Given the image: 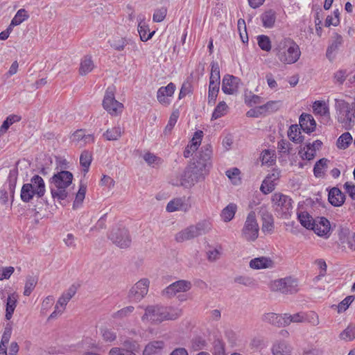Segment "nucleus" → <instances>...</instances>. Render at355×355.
<instances>
[{
    "mask_svg": "<svg viewBox=\"0 0 355 355\" xmlns=\"http://www.w3.org/2000/svg\"><path fill=\"white\" fill-rule=\"evenodd\" d=\"M191 283L187 280H178L170 284L163 291V295L171 297L178 293L187 292L191 288Z\"/></svg>",
    "mask_w": 355,
    "mask_h": 355,
    "instance_id": "f8f14e48",
    "label": "nucleus"
},
{
    "mask_svg": "<svg viewBox=\"0 0 355 355\" xmlns=\"http://www.w3.org/2000/svg\"><path fill=\"white\" fill-rule=\"evenodd\" d=\"M288 136L291 140L296 144H301L304 141V137L301 135L298 125H291L288 131Z\"/></svg>",
    "mask_w": 355,
    "mask_h": 355,
    "instance_id": "c756f323",
    "label": "nucleus"
},
{
    "mask_svg": "<svg viewBox=\"0 0 355 355\" xmlns=\"http://www.w3.org/2000/svg\"><path fill=\"white\" fill-rule=\"evenodd\" d=\"M276 183L265 178L261 185L260 190L264 194L271 193L275 188Z\"/></svg>",
    "mask_w": 355,
    "mask_h": 355,
    "instance_id": "4d7b16f0",
    "label": "nucleus"
},
{
    "mask_svg": "<svg viewBox=\"0 0 355 355\" xmlns=\"http://www.w3.org/2000/svg\"><path fill=\"white\" fill-rule=\"evenodd\" d=\"M73 178V174L68 171H61L53 175L50 180V189L54 200L61 201L67 198L66 189L72 183Z\"/></svg>",
    "mask_w": 355,
    "mask_h": 355,
    "instance_id": "20e7f679",
    "label": "nucleus"
},
{
    "mask_svg": "<svg viewBox=\"0 0 355 355\" xmlns=\"http://www.w3.org/2000/svg\"><path fill=\"white\" fill-rule=\"evenodd\" d=\"M236 210V205L234 203H230L222 210L220 217L223 221L230 222L234 218Z\"/></svg>",
    "mask_w": 355,
    "mask_h": 355,
    "instance_id": "c85d7f7f",
    "label": "nucleus"
},
{
    "mask_svg": "<svg viewBox=\"0 0 355 355\" xmlns=\"http://www.w3.org/2000/svg\"><path fill=\"white\" fill-rule=\"evenodd\" d=\"M341 340L345 341H352L355 338V325L349 324L344 329L339 336Z\"/></svg>",
    "mask_w": 355,
    "mask_h": 355,
    "instance_id": "a19ab883",
    "label": "nucleus"
},
{
    "mask_svg": "<svg viewBox=\"0 0 355 355\" xmlns=\"http://www.w3.org/2000/svg\"><path fill=\"white\" fill-rule=\"evenodd\" d=\"M313 110L315 114L320 116H329V110L327 105L322 101H315L313 104Z\"/></svg>",
    "mask_w": 355,
    "mask_h": 355,
    "instance_id": "79ce46f5",
    "label": "nucleus"
},
{
    "mask_svg": "<svg viewBox=\"0 0 355 355\" xmlns=\"http://www.w3.org/2000/svg\"><path fill=\"white\" fill-rule=\"evenodd\" d=\"M102 336L105 342H113L116 339V334L112 329H104L101 330Z\"/></svg>",
    "mask_w": 355,
    "mask_h": 355,
    "instance_id": "69168bd1",
    "label": "nucleus"
},
{
    "mask_svg": "<svg viewBox=\"0 0 355 355\" xmlns=\"http://www.w3.org/2000/svg\"><path fill=\"white\" fill-rule=\"evenodd\" d=\"M284 315L286 326L290 324L291 322H303L306 320L304 315L302 313H295L294 315L285 313Z\"/></svg>",
    "mask_w": 355,
    "mask_h": 355,
    "instance_id": "603ef678",
    "label": "nucleus"
},
{
    "mask_svg": "<svg viewBox=\"0 0 355 355\" xmlns=\"http://www.w3.org/2000/svg\"><path fill=\"white\" fill-rule=\"evenodd\" d=\"M263 222L262 225V230L263 232L272 231L273 229V218L272 215L267 214L263 218Z\"/></svg>",
    "mask_w": 355,
    "mask_h": 355,
    "instance_id": "0e129e2a",
    "label": "nucleus"
},
{
    "mask_svg": "<svg viewBox=\"0 0 355 355\" xmlns=\"http://www.w3.org/2000/svg\"><path fill=\"white\" fill-rule=\"evenodd\" d=\"M29 17L25 9H19L11 20V26H18Z\"/></svg>",
    "mask_w": 355,
    "mask_h": 355,
    "instance_id": "37998d69",
    "label": "nucleus"
},
{
    "mask_svg": "<svg viewBox=\"0 0 355 355\" xmlns=\"http://www.w3.org/2000/svg\"><path fill=\"white\" fill-rule=\"evenodd\" d=\"M179 114L180 113L179 111L178 110L173 112V113L171 114L168 123L166 125L165 129L164 130L165 135L171 133L175 123L178 121Z\"/></svg>",
    "mask_w": 355,
    "mask_h": 355,
    "instance_id": "8fccbe9b",
    "label": "nucleus"
},
{
    "mask_svg": "<svg viewBox=\"0 0 355 355\" xmlns=\"http://www.w3.org/2000/svg\"><path fill=\"white\" fill-rule=\"evenodd\" d=\"M299 122L301 129L306 133L310 134L316 128V122L310 114L302 113L299 118Z\"/></svg>",
    "mask_w": 355,
    "mask_h": 355,
    "instance_id": "f3484780",
    "label": "nucleus"
},
{
    "mask_svg": "<svg viewBox=\"0 0 355 355\" xmlns=\"http://www.w3.org/2000/svg\"><path fill=\"white\" fill-rule=\"evenodd\" d=\"M211 155V144H207L202 146L196 154V160L186 167L180 179L172 184L175 186L191 188L197 182L204 180L212 166Z\"/></svg>",
    "mask_w": 355,
    "mask_h": 355,
    "instance_id": "f257e3e1",
    "label": "nucleus"
},
{
    "mask_svg": "<svg viewBox=\"0 0 355 355\" xmlns=\"http://www.w3.org/2000/svg\"><path fill=\"white\" fill-rule=\"evenodd\" d=\"M94 67L91 56H85L80 62V74L82 76L87 74L92 71Z\"/></svg>",
    "mask_w": 355,
    "mask_h": 355,
    "instance_id": "c9c22d12",
    "label": "nucleus"
},
{
    "mask_svg": "<svg viewBox=\"0 0 355 355\" xmlns=\"http://www.w3.org/2000/svg\"><path fill=\"white\" fill-rule=\"evenodd\" d=\"M197 237L208 234L212 229V224L209 220H202L193 225Z\"/></svg>",
    "mask_w": 355,
    "mask_h": 355,
    "instance_id": "5701e85b",
    "label": "nucleus"
},
{
    "mask_svg": "<svg viewBox=\"0 0 355 355\" xmlns=\"http://www.w3.org/2000/svg\"><path fill=\"white\" fill-rule=\"evenodd\" d=\"M262 320L277 327L286 326L284 315H282L275 313H267L263 315Z\"/></svg>",
    "mask_w": 355,
    "mask_h": 355,
    "instance_id": "a211bd4d",
    "label": "nucleus"
},
{
    "mask_svg": "<svg viewBox=\"0 0 355 355\" xmlns=\"http://www.w3.org/2000/svg\"><path fill=\"white\" fill-rule=\"evenodd\" d=\"M345 196L337 187L330 189L328 194L329 202L335 207L341 206L345 202Z\"/></svg>",
    "mask_w": 355,
    "mask_h": 355,
    "instance_id": "412c9836",
    "label": "nucleus"
},
{
    "mask_svg": "<svg viewBox=\"0 0 355 355\" xmlns=\"http://www.w3.org/2000/svg\"><path fill=\"white\" fill-rule=\"evenodd\" d=\"M259 227L256 214L253 211H251L247 216L241 230V236L247 241H254L259 236Z\"/></svg>",
    "mask_w": 355,
    "mask_h": 355,
    "instance_id": "423d86ee",
    "label": "nucleus"
},
{
    "mask_svg": "<svg viewBox=\"0 0 355 355\" xmlns=\"http://www.w3.org/2000/svg\"><path fill=\"white\" fill-rule=\"evenodd\" d=\"M123 132V129L119 125L115 126L107 129L103 136L107 141H116L121 137Z\"/></svg>",
    "mask_w": 355,
    "mask_h": 355,
    "instance_id": "7c9ffc66",
    "label": "nucleus"
},
{
    "mask_svg": "<svg viewBox=\"0 0 355 355\" xmlns=\"http://www.w3.org/2000/svg\"><path fill=\"white\" fill-rule=\"evenodd\" d=\"M134 310L135 307L133 306H128L114 313L112 317L114 318L123 319L129 316L133 312Z\"/></svg>",
    "mask_w": 355,
    "mask_h": 355,
    "instance_id": "864d4df0",
    "label": "nucleus"
},
{
    "mask_svg": "<svg viewBox=\"0 0 355 355\" xmlns=\"http://www.w3.org/2000/svg\"><path fill=\"white\" fill-rule=\"evenodd\" d=\"M220 85H209L208 90V105H214L217 99V96L219 92Z\"/></svg>",
    "mask_w": 355,
    "mask_h": 355,
    "instance_id": "4c0bfd02",
    "label": "nucleus"
},
{
    "mask_svg": "<svg viewBox=\"0 0 355 355\" xmlns=\"http://www.w3.org/2000/svg\"><path fill=\"white\" fill-rule=\"evenodd\" d=\"M352 141V137L349 132L342 134L337 140V146L340 149H346Z\"/></svg>",
    "mask_w": 355,
    "mask_h": 355,
    "instance_id": "ea45409f",
    "label": "nucleus"
},
{
    "mask_svg": "<svg viewBox=\"0 0 355 355\" xmlns=\"http://www.w3.org/2000/svg\"><path fill=\"white\" fill-rule=\"evenodd\" d=\"M272 288L284 294H293L298 291V282L295 278L286 277L274 281Z\"/></svg>",
    "mask_w": 355,
    "mask_h": 355,
    "instance_id": "9d476101",
    "label": "nucleus"
},
{
    "mask_svg": "<svg viewBox=\"0 0 355 355\" xmlns=\"http://www.w3.org/2000/svg\"><path fill=\"white\" fill-rule=\"evenodd\" d=\"M12 334V328L11 327L7 325L5 327L4 332L1 337V340L0 343V347L7 348L6 345L9 343L10 338Z\"/></svg>",
    "mask_w": 355,
    "mask_h": 355,
    "instance_id": "052dcab7",
    "label": "nucleus"
},
{
    "mask_svg": "<svg viewBox=\"0 0 355 355\" xmlns=\"http://www.w3.org/2000/svg\"><path fill=\"white\" fill-rule=\"evenodd\" d=\"M164 347L162 340H154L150 342L144 348L143 355H153L159 353Z\"/></svg>",
    "mask_w": 355,
    "mask_h": 355,
    "instance_id": "393cba45",
    "label": "nucleus"
},
{
    "mask_svg": "<svg viewBox=\"0 0 355 355\" xmlns=\"http://www.w3.org/2000/svg\"><path fill=\"white\" fill-rule=\"evenodd\" d=\"M138 32L139 33L140 39L143 42H146L151 39L155 33V31L150 32L148 26L141 22L138 25Z\"/></svg>",
    "mask_w": 355,
    "mask_h": 355,
    "instance_id": "e433bc0d",
    "label": "nucleus"
},
{
    "mask_svg": "<svg viewBox=\"0 0 355 355\" xmlns=\"http://www.w3.org/2000/svg\"><path fill=\"white\" fill-rule=\"evenodd\" d=\"M257 43L260 49L265 51L271 50V42L268 36L261 35L257 37Z\"/></svg>",
    "mask_w": 355,
    "mask_h": 355,
    "instance_id": "de8ad7c7",
    "label": "nucleus"
},
{
    "mask_svg": "<svg viewBox=\"0 0 355 355\" xmlns=\"http://www.w3.org/2000/svg\"><path fill=\"white\" fill-rule=\"evenodd\" d=\"M273 355H291V347L285 342H279L272 347Z\"/></svg>",
    "mask_w": 355,
    "mask_h": 355,
    "instance_id": "72a5a7b5",
    "label": "nucleus"
},
{
    "mask_svg": "<svg viewBox=\"0 0 355 355\" xmlns=\"http://www.w3.org/2000/svg\"><path fill=\"white\" fill-rule=\"evenodd\" d=\"M227 109V105L225 101H220L215 107L212 115L211 120H216L225 114V112Z\"/></svg>",
    "mask_w": 355,
    "mask_h": 355,
    "instance_id": "a18cd8bd",
    "label": "nucleus"
},
{
    "mask_svg": "<svg viewBox=\"0 0 355 355\" xmlns=\"http://www.w3.org/2000/svg\"><path fill=\"white\" fill-rule=\"evenodd\" d=\"M329 161L326 158H322L316 162L314 168L313 173L315 177H321L323 174V169L327 167V164Z\"/></svg>",
    "mask_w": 355,
    "mask_h": 355,
    "instance_id": "49530a36",
    "label": "nucleus"
},
{
    "mask_svg": "<svg viewBox=\"0 0 355 355\" xmlns=\"http://www.w3.org/2000/svg\"><path fill=\"white\" fill-rule=\"evenodd\" d=\"M103 107L111 115L117 116L122 112L123 105L115 99L112 89L108 87L104 96Z\"/></svg>",
    "mask_w": 355,
    "mask_h": 355,
    "instance_id": "1a4fd4ad",
    "label": "nucleus"
},
{
    "mask_svg": "<svg viewBox=\"0 0 355 355\" xmlns=\"http://www.w3.org/2000/svg\"><path fill=\"white\" fill-rule=\"evenodd\" d=\"M37 280L33 277H29L26 279V282L24 287V295L25 296H29L37 284Z\"/></svg>",
    "mask_w": 355,
    "mask_h": 355,
    "instance_id": "6e6d98bb",
    "label": "nucleus"
},
{
    "mask_svg": "<svg viewBox=\"0 0 355 355\" xmlns=\"http://www.w3.org/2000/svg\"><path fill=\"white\" fill-rule=\"evenodd\" d=\"M109 355H137L135 352H133L130 349H125L122 347H112L110 352Z\"/></svg>",
    "mask_w": 355,
    "mask_h": 355,
    "instance_id": "680f3d73",
    "label": "nucleus"
},
{
    "mask_svg": "<svg viewBox=\"0 0 355 355\" xmlns=\"http://www.w3.org/2000/svg\"><path fill=\"white\" fill-rule=\"evenodd\" d=\"M77 291V286L75 284H72L67 291L62 293L58 300V304L61 307L65 309L66 305L70 301V300L75 295Z\"/></svg>",
    "mask_w": 355,
    "mask_h": 355,
    "instance_id": "a878e982",
    "label": "nucleus"
},
{
    "mask_svg": "<svg viewBox=\"0 0 355 355\" xmlns=\"http://www.w3.org/2000/svg\"><path fill=\"white\" fill-rule=\"evenodd\" d=\"M34 196H36V193L33 190L31 184H28L27 183L24 184L20 193L21 200L24 202H29L33 198Z\"/></svg>",
    "mask_w": 355,
    "mask_h": 355,
    "instance_id": "2f4dec72",
    "label": "nucleus"
},
{
    "mask_svg": "<svg viewBox=\"0 0 355 355\" xmlns=\"http://www.w3.org/2000/svg\"><path fill=\"white\" fill-rule=\"evenodd\" d=\"M234 282L245 286H254V280L252 277L248 276H237L234 278Z\"/></svg>",
    "mask_w": 355,
    "mask_h": 355,
    "instance_id": "13d9d810",
    "label": "nucleus"
},
{
    "mask_svg": "<svg viewBox=\"0 0 355 355\" xmlns=\"http://www.w3.org/2000/svg\"><path fill=\"white\" fill-rule=\"evenodd\" d=\"M181 315L182 310L179 308L152 305L146 308L141 320L150 321L152 323H160L164 320H175Z\"/></svg>",
    "mask_w": 355,
    "mask_h": 355,
    "instance_id": "f03ea898",
    "label": "nucleus"
},
{
    "mask_svg": "<svg viewBox=\"0 0 355 355\" xmlns=\"http://www.w3.org/2000/svg\"><path fill=\"white\" fill-rule=\"evenodd\" d=\"M92 160L91 153L84 150L80 156V164L83 167L84 173H87Z\"/></svg>",
    "mask_w": 355,
    "mask_h": 355,
    "instance_id": "58836bf2",
    "label": "nucleus"
},
{
    "mask_svg": "<svg viewBox=\"0 0 355 355\" xmlns=\"http://www.w3.org/2000/svg\"><path fill=\"white\" fill-rule=\"evenodd\" d=\"M343 37L340 35L336 33L331 44L328 46L326 56L329 60L334 58V53L338 49V47L343 44Z\"/></svg>",
    "mask_w": 355,
    "mask_h": 355,
    "instance_id": "b1692460",
    "label": "nucleus"
},
{
    "mask_svg": "<svg viewBox=\"0 0 355 355\" xmlns=\"http://www.w3.org/2000/svg\"><path fill=\"white\" fill-rule=\"evenodd\" d=\"M108 238L114 244L121 248H128L132 242L129 231L124 227H114L110 231Z\"/></svg>",
    "mask_w": 355,
    "mask_h": 355,
    "instance_id": "0eeeda50",
    "label": "nucleus"
},
{
    "mask_svg": "<svg viewBox=\"0 0 355 355\" xmlns=\"http://www.w3.org/2000/svg\"><path fill=\"white\" fill-rule=\"evenodd\" d=\"M27 184H31L37 198H42L44 196L46 192L45 183L44 180L40 175H33L31 179V182Z\"/></svg>",
    "mask_w": 355,
    "mask_h": 355,
    "instance_id": "aec40b11",
    "label": "nucleus"
},
{
    "mask_svg": "<svg viewBox=\"0 0 355 355\" xmlns=\"http://www.w3.org/2000/svg\"><path fill=\"white\" fill-rule=\"evenodd\" d=\"M148 279H142L139 280L130 290L128 297L132 301H140L148 293Z\"/></svg>",
    "mask_w": 355,
    "mask_h": 355,
    "instance_id": "9b49d317",
    "label": "nucleus"
},
{
    "mask_svg": "<svg viewBox=\"0 0 355 355\" xmlns=\"http://www.w3.org/2000/svg\"><path fill=\"white\" fill-rule=\"evenodd\" d=\"M274 266L273 261L266 257L254 258L250 261V267L253 269L272 268Z\"/></svg>",
    "mask_w": 355,
    "mask_h": 355,
    "instance_id": "6ab92c4d",
    "label": "nucleus"
},
{
    "mask_svg": "<svg viewBox=\"0 0 355 355\" xmlns=\"http://www.w3.org/2000/svg\"><path fill=\"white\" fill-rule=\"evenodd\" d=\"M17 295L15 293H12L8 295L6 300V318L10 320L15 309L17 306Z\"/></svg>",
    "mask_w": 355,
    "mask_h": 355,
    "instance_id": "bb28decb",
    "label": "nucleus"
},
{
    "mask_svg": "<svg viewBox=\"0 0 355 355\" xmlns=\"http://www.w3.org/2000/svg\"><path fill=\"white\" fill-rule=\"evenodd\" d=\"M175 90V85L173 83H168L166 87H161L157 92L158 101L164 105L170 104L169 97H171Z\"/></svg>",
    "mask_w": 355,
    "mask_h": 355,
    "instance_id": "dca6fc26",
    "label": "nucleus"
},
{
    "mask_svg": "<svg viewBox=\"0 0 355 355\" xmlns=\"http://www.w3.org/2000/svg\"><path fill=\"white\" fill-rule=\"evenodd\" d=\"M336 108L339 114L338 121L345 123L346 128L352 125L355 120V112H352L350 104L343 100L336 101Z\"/></svg>",
    "mask_w": 355,
    "mask_h": 355,
    "instance_id": "6e6552de",
    "label": "nucleus"
},
{
    "mask_svg": "<svg viewBox=\"0 0 355 355\" xmlns=\"http://www.w3.org/2000/svg\"><path fill=\"white\" fill-rule=\"evenodd\" d=\"M261 20L263 27L267 28H270L273 27L276 20V15L275 11L269 10L265 12L261 15Z\"/></svg>",
    "mask_w": 355,
    "mask_h": 355,
    "instance_id": "473e14b6",
    "label": "nucleus"
},
{
    "mask_svg": "<svg viewBox=\"0 0 355 355\" xmlns=\"http://www.w3.org/2000/svg\"><path fill=\"white\" fill-rule=\"evenodd\" d=\"M275 211L282 218H288L293 212V200L290 196L275 193L272 196Z\"/></svg>",
    "mask_w": 355,
    "mask_h": 355,
    "instance_id": "39448f33",
    "label": "nucleus"
},
{
    "mask_svg": "<svg viewBox=\"0 0 355 355\" xmlns=\"http://www.w3.org/2000/svg\"><path fill=\"white\" fill-rule=\"evenodd\" d=\"M144 159L148 163L150 166H154V164H159L161 163V158L157 157L154 154L151 153H146L144 155Z\"/></svg>",
    "mask_w": 355,
    "mask_h": 355,
    "instance_id": "338daca9",
    "label": "nucleus"
},
{
    "mask_svg": "<svg viewBox=\"0 0 355 355\" xmlns=\"http://www.w3.org/2000/svg\"><path fill=\"white\" fill-rule=\"evenodd\" d=\"M167 13V10L166 8L162 7L159 9H157L153 16V19L155 22H161L162 21Z\"/></svg>",
    "mask_w": 355,
    "mask_h": 355,
    "instance_id": "e2e57ef3",
    "label": "nucleus"
},
{
    "mask_svg": "<svg viewBox=\"0 0 355 355\" xmlns=\"http://www.w3.org/2000/svg\"><path fill=\"white\" fill-rule=\"evenodd\" d=\"M18 177V169L17 168H14L10 170L9 175L8 177V187H16V184L17 181Z\"/></svg>",
    "mask_w": 355,
    "mask_h": 355,
    "instance_id": "bf43d9fd",
    "label": "nucleus"
},
{
    "mask_svg": "<svg viewBox=\"0 0 355 355\" xmlns=\"http://www.w3.org/2000/svg\"><path fill=\"white\" fill-rule=\"evenodd\" d=\"M297 219L300 224L307 230H312L314 227L315 219L306 211L297 214Z\"/></svg>",
    "mask_w": 355,
    "mask_h": 355,
    "instance_id": "cd10ccee",
    "label": "nucleus"
},
{
    "mask_svg": "<svg viewBox=\"0 0 355 355\" xmlns=\"http://www.w3.org/2000/svg\"><path fill=\"white\" fill-rule=\"evenodd\" d=\"M21 120V116L15 114L9 115L6 119L3 122L0 131L5 132L9 128V127L15 122H18Z\"/></svg>",
    "mask_w": 355,
    "mask_h": 355,
    "instance_id": "09e8293b",
    "label": "nucleus"
},
{
    "mask_svg": "<svg viewBox=\"0 0 355 355\" xmlns=\"http://www.w3.org/2000/svg\"><path fill=\"white\" fill-rule=\"evenodd\" d=\"M86 189H87L85 186L82 184L80 186L79 190L76 193V198L73 204V209L78 207L83 202L85 197Z\"/></svg>",
    "mask_w": 355,
    "mask_h": 355,
    "instance_id": "5fc2aeb1",
    "label": "nucleus"
},
{
    "mask_svg": "<svg viewBox=\"0 0 355 355\" xmlns=\"http://www.w3.org/2000/svg\"><path fill=\"white\" fill-rule=\"evenodd\" d=\"M196 234L193 225H190L187 228L182 230L175 234V241L178 243H182L185 241L191 240L196 238Z\"/></svg>",
    "mask_w": 355,
    "mask_h": 355,
    "instance_id": "4be33fe9",
    "label": "nucleus"
},
{
    "mask_svg": "<svg viewBox=\"0 0 355 355\" xmlns=\"http://www.w3.org/2000/svg\"><path fill=\"white\" fill-rule=\"evenodd\" d=\"M273 51L279 60L284 64L296 62L301 52L298 45L291 38H282L274 48Z\"/></svg>",
    "mask_w": 355,
    "mask_h": 355,
    "instance_id": "7ed1b4c3",
    "label": "nucleus"
},
{
    "mask_svg": "<svg viewBox=\"0 0 355 355\" xmlns=\"http://www.w3.org/2000/svg\"><path fill=\"white\" fill-rule=\"evenodd\" d=\"M343 188L352 200H355V184L352 182H346L343 185Z\"/></svg>",
    "mask_w": 355,
    "mask_h": 355,
    "instance_id": "774afa93",
    "label": "nucleus"
},
{
    "mask_svg": "<svg viewBox=\"0 0 355 355\" xmlns=\"http://www.w3.org/2000/svg\"><path fill=\"white\" fill-rule=\"evenodd\" d=\"M211 67V69L209 85H220V76L218 64L216 62H212Z\"/></svg>",
    "mask_w": 355,
    "mask_h": 355,
    "instance_id": "f704fd0d",
    "label": "nucleus"
},
{
    "mask_svg": "<svg viewBox=\"0 0 355 355\" xmlns=\"http://www.w3.org/2000/svg\"><path fill=\"white\" fill-rule=\"evenodd\" d=\"M282 105L280 101H270L261 105L265 114L272 113L278 110Z\"/></svg>",
    "mask_w": 355,
    "mask_h": 355,
    "instance_id": "3c124183",
    "label": "nucleus"
},
{
    "mask_svg": "<svg viewBox=\"0 0 355 355\" xmlns=\"http://www.w3.org/2000/svg\"><path fill=\"white\" fill-rule=\"evenodd\" d=\"M240 79L233 75L226 74L222 80V91L226 94H234L236 92Z\"/></svg>",
    "mask_w": 355,
    "mask_h": 355,
    "instance_id": "2eb2a0df",
    "label": "nucleus"
},
{
    "mask_svg": "<svg viewBox=\"0 0 355 355\" xmlns=\"http://www.w3.org/2000/svg\"><path fill=\"white\" fill-rule=\"evenodd\" d=\"M184 205V200L182 198H175L168 202V203L166 205V209L168 212H173L179 209H182Z\"/></svg>",
    "mask_w": 355,
    "mask_h": 355,
    "instance_id": "c03bdc74",
    "label": "nucleus"
},
{
    "mask_svg": "<svg viewBox=\"0 0 355 355\" xmlns=\"http://www.w3.org/2000/svg\"><path fill=\"white\" fill-rule=\"evenodd\" d=\"M313 230L318 236L327 239L331 233L330 222L324 217H317Z\"/></svg>",
    "mask_w": 355,
    "mask_h": 355,
    "instance_id": "ddd939ff",
    "label": "nucleus"
},
{
    "mask_svg": "<svg viewBox=\"0 0 355 355\" xmlns=\"http://www.w3.org/2000/svg\"><path fill=\"white\" fill-rule=\"evenodd\" d=\"M108 43L111 48L116 51H124L128 45L132 46L133 50L137 49L136 43L130 38L115 36L109 40Z\"/></svg>",
    "mask_w": 355,
    "mask_h": 355,
    "instance_id": "4468645a",
    "label": "nucleus"
}]
</instances>
